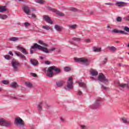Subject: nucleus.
<instances>
[{
	"mask_svg": "<svg viewBox=\"0 0 129 129\" xmlns=\"http://www.w3.org/2000/svg\"><path fill=\"white\" fill-rule=\"evenodd\" d=\"M38 43V44H40V45L37 43H34L33 46H31V49H32L33 50L38 49L39 51H41V52H43L44 53H46V54H49V53H50V51L48 50V48H47V47H49V45L47 43H45L44 41L41 40H39ZM40 45H42V46H42Z\"/></svg>",
	"mask_w": 129,
	"mask_h": 129,
	"instance_id": "nucleus-1",
	"label": "nucleus"
},
{
	"mask_svg": "<svg viewBox=\"0 0 129 129\" xmlns=\"http://www.w3.org/2000/svg\"><path fill=\"white\" fill-rule=\"evenodd\" d=\"M56 74H60L61 73V69L56 67L55 66L49 67L47 70L46 76L49 78H52L54 76V72Z\"/></svg>",
	"mask_w": 129,
	"mask_h": 129,
	"instance_id": "nucleus-2",
	"label": "nucleus"
},
{
	"mask_svg": "<svg viewBox=\"0 0 129 129\" xmlns=\"http://www.w3.org/2000/svg\"><path fill=\"white\" fill-rule=\"evenodd\" d=\"M75 61L77 62L82 63V64H83V65H85V66H88V65L90 64V61H89V60L84 57L78 58H75Z\"/></svg>",
	"mask_w": 129,
	"mask_h": 129,
	"instance_id": "nucleus-3",
	"label": "nucleus"
},
{
	"mask_svg": "<svg viewBox=\"0 0 129 129\" xmlns=\"http://www.w3.org/2000/svg\"><path fill=\"white\" fill-rule=\"evenodd\" d=\"M67 87H64L66 90H70L73 88V78L72 77L69 78L67 82Z\"/></svg>",
	"mask_w": 129,
	"mask_h": 129,
	"instance_id": "nucleus-4",
	"label": "nucleus"
},
{
	"mask_svg": "<svg viewBox=\"0 0 129 129\" xmlns=\"http://www.w3.org/2000/svg\"><path fill=\"white\" fill-rule=\"evenodd\" d=\"M98 80L100 82L104 83V84H108V80L106 78V77L102 74V73H99L98 77Z\"/></svg>",
	"mask_w": 129,
	"mask_h": 129,
	"instance_id": "nucleus-5",
	"label": "nucleus"
},
{
	"mask_svg": "<svg viewBox=\"0 0 129 129\" xmlns=\"http://www.w3.org/2000/svg\"><path fill=\"white\" fill-rule=\"evenodd\" d=\"M101 100L99 99H97L96 100V101L94 104L90 106V108H91V109H97V108H99V107L101 106Z\"/></svg>",
	"mask_w": 129,
	"mask_h": 129,
	"instance_id": "nucleus-6",
	"label": "nucleus"
},
{
	"mask_svg": "<svg viewBox=\"0 0 129 129\" xmlns=\"http://www.w3.org/2000/svg\"><path fill=\"white\" fill-rule=\"evenodd\" d=\"M47 9L50 12L54 13V14H56L57 16H59V17H64L65 16V15L63 13H62V12L55 8H52V7H48Z\"/></svg>",
	"mask_w": 129,
	"mask_h": 129,
	"instance_id": "nucleus-7",
	"label": "nucleus"
},
{
	"mask_svg": "<svg viewBox=\"0 0 129 129\" xmlns=\"http://www.w3.org/2000/svg\"><path fill=\"white\" fill-rule=\"evenodd\" d=\"M12 122L11 121H7L3 119H0V125L2 126H6V127H9L12 126Z\"/></svg>",
	"mask_w": 129,
	"mask_h": 129,
	"instance_id": "nucleus-8",
	"label": "nucleus"
},
{
	"mask_svg": "<svg viewBox=\"0 0 129 129\" xmlns=\"http://www.w3.org/2000/svg\"><path fill=\"white\" fill-rule=\"evenodd\" d=\"M12 66L13 67L14 70L15 71H18V66H22V63L16 62V61H12Z\"/></svg>",
	"mask_w": 129,
	"mask_h": 129,
	"instance_id": "nucleus-9",
	"label": "nucleus"
},
{
	"mask_svg": "<svg viewBox=\"0 0 129 129\" xmlns=\"http://www.w3.org/2000/svg\"><path fill=\"white\" fill-rule=\"evenodd\" d=\"M17 49L19 50V51H21V52L24 55H28V54H29V52L27 51V50L22 46H18Z\"/></svg>",
	"mask_w": 129,
	"mask_h": 129,
	"instance_id": "nucleus-10",
	"label": "nucleus"
},
{
	"mask_svg": "<svg viewBox=\"0 0 129 129\" xmlns=\"http://www.w3.org/2000/svg\"><path fill=\"white\" fill-rule=\"evenodd\" d=\"M43 19L45 22H46V23H48V24H50V25H53V21H52V20H51L49 16L47 15H44Z\"/></svg>",
	"mask_w": 129,
	"mask_h": 129,
	"instance_id": "nucleus-11",
	"label": "nucleus"
},
{
	"mask_svg": "<svg viewBox=\"0 0 129 129\" xmlns=\"http://www.w3.org/2000/svg\"><path fill=\"white\" fill-rule=\"evenodd\" d=\"M15 55L19 57L22 60H26V56L22 54L20 51H16Z\"/></svg>",
	"mask_w": 129,
	"mask_h": 129,
	"instance_id": "nucleus-12",
	"label": "nucleus"
},
{
	"mask_svg": "<svg viewBox=\"0 0 129 129\" xmlns=\"http://www.w3.org/2000/svg\"><path fill=\"white\" fill-rule=\"evenodd\" d=\"M78 83H79V86H80V87H83V89L85 90L87 89V87H86V84H85L84 82H83L82 80L79 81L78 82Z\"/></svg>",
	"mask_w": 129,
	"mask_h": 129,
	"instance_id": "nucleus-13",
	"label": "nucleus"
},
{
	"mask_svg": "<svg viewBox=\"0 0 129 129\" xmlns=\"http://www.w3.org/2000/svg\"><path fill=\"white\" fill-rule=\"evenodd\" d=\"M23 11L26 15H30V12H31V10H30V8L27 6H24L23 7Z\"/></svg>",
	"mask_w": 129,
	"mask_h": 129,
	"instance_id": "nucleus-14",
	"label": "nucleus"
},
{
	"mask_svg": "<svg viewBox=\"0 0 129 129\" xmlns=\"http://www.w3.org/2000/svg\"><path fill=\"white\" fill-rule=\"evenodd\" d=\"M64 83V81H58L56 82V85L57 87H62Z\"/></svg>",
	"mask_w": 129,
	"mask_h": 129,
	"instance_id": "nucleus-15",
	"label": "nucleus"
},
{
	"mask_svg": "<svg viewBox=\"0 0 129 129\" xmlns=\"http://www.w3.org/2000/svg\"><path fill=\"white\" fill-rule=\"evenodd\" d=\"M115 5L116 7H124L126 3L122 2H117Z\"/></svg>",
	"mask_w": 129,
	"mask_h": 129,
	"instance_id": "nucleus-16",
	"label": "nucleus"
},
{
	"mask_svg": "<svg viewBox=\"0 0 129 129\" xmlns=\"http://www.w3.org/2000/svg\"><path fill=\"white\" fill-rule=\"evenodd\" d=\"M29 62H30V64L33 66H37V65H38V61L36 59H30Z\"/></svg>",
	"mask_w": 129,
	"mask_h": 129,
	"instance_id": "nucleus-17",
	"label": "nucleus"
},
{
	"mask_svg": "<svg viewBox=\"0 0 129 129\" xmlns=\"http://www.w3.org/2000/svg\"><path fill=\"white\" fill-rule=\"evenodd\" d=\"M10 87H11V88H14V89H16L17 87H19V85H18V83L17 82H13L10 85Z\"/></svg>",
	"mask_w": 129,
	"mask_h": 129,
	"instance_id": "nucleus-18",
	"label": "nucleus"
},
{
	"mask_svg": "<svg viewBox=\"0 0 129 129\" xmlns=\"http://www.w3.org/2000/svg\"><path fill=\"white\" fill-rule=\"evenodd\" d=\"M117 86H119L120 87H121V88H125V87H127V88H129L128 86H127V84H120L119 82H117Z\"/></svg>",
	"mask_w": 129,
	"mask_h": 129,
	"instance_id": "nucleus-19",
	"label": "nucleus"
},
{
	"mask_svg": "<svg viewBox=\"0 0 129 129\" xmlns=\"http://www.w3.org/2000/svg\"><path fill=\"white\" fill-rule=\"evenodd\" d=\"M54 29H55L57 32H61L63 30V27L59 26L58 25H55L54 26Z\"/></svg>",
	"mask_w": 129,
	"mask_h": 129,
	"instance_id": "nucleus-20",
	"label": "nucleus"
},
{
	"mask_svg": "<svg viewBox=\"0 0 129 129\" xmlns=\"http://www.w3.org/2000/svg\"><path fill=\"white\" fill-rule=\"evenodd\" d=\"M90 73L92 76H97V75H98V72L94 70H90Z\"/></svg>",
	"mask_w": 129,
	"mask_h": 129,
	"instance_id": "nucleus-21",
	"label": "nucleus"
},
{
	"mask_svg": "<svg viewBox=\"0 0 129 129\" xmlns=\"http://www.w3.org/2000/svg\"><path fill=\"white\" fill-rule=\"evenodd\" d=\"M43 29H44L45 30H46L47 31H49V30H50L51 32H53V29L51 27H49L48 25L43 26L42 27Z\"/></svg>",
	"mask_w": 129,
	"mask_h": 129,
	"instance_id": "nucleus-22",
	"label": "nucleus"
},
{
	"mask_svg": "<svg viewBox=\"0 0 129 129\" xmlns=\"http://www.w3.org/2000/svg\"><path fill=\"white\" fill-rule=\"evenodd\" d=\"M4 12H7V6H0V13H4Z\"/></svg>",
	"mask_w": 129,
	"mask_h": 129,
	"instance_id": "nucleus-23",
	"label": "nucleus"
},
{
	"mask_svg": "<svg viewBox=\"0 0 129 129\" xmlns=\"http://www.w3.org/2000/svg\"><path fill=\"white\" fill-rule=\"evenodd\" d=\"M25 86L26 87H28V88H32V87H33V84L29 82H25Z\"/></svg>",
	"mask_w": 129,
	"mask_h": 129,
	"instance_id": "nucleus-24",
	"label": "nucleus"
},
{
	"mask_svg": "<svg viewBox=\"0 0 129 129\" xmlns=\"http://www.w3.org/2000/svg\"><path fill=\"white\" fill-rule=\"evenodd\" d=\"M101 51V47H94L93 49V52H100Z\"/></svg>",
	"mask_w": 129,
	"mask_h": 129,
	"instance_id": "nucleus-25",
	"label": "nucleus"
},
{
	"mask_svg": "<svg viewBox=\"0 0 129 129\" xmlns=\"http://www.w3.org/2000/svg\"><path fill=\"white\" fill-rule=\"evenodd\" d=\"M113 33H115V34H121V33H123V31L118 30L117 29H114Z\"/></svg>",
	"mask_w": 129,
	"mask_h": 129,
	"instance_id": "nucleus-26",
	"label": "nucleus"
},
{
	"mask_svg": "<svg viewBox=\"0 0 129 129\" xmlns=\"http://www.w3.org/2000/svg\"><path fill=\"white\" fill-rule=\"evenodd\" d=\"M19 38L16 37H13L10 38V40L12 42H16V41H18Z\"/></svg>",
	"mask_w": 129,
	"mask_h": 129,
	"instance_id": "nucleus-27",
	"label": "nucleus"
},
{
	"mask_svg": "<svg viewBox=\"0 0 129 129\" xmlns=\"http://www.w3.org/2000/svg\"><path fill=\"white\" fill-rule=\"evenodd\" d=\"M70 11L71 12H74V13H76V12H79V10L77 9L76 8L74 7H72L70 9Z\"/></svg>",
	"mask_w": 129,
	"mask_h": 129,
	"instance_id": "nucleus-28",
	"label": "nucleus"
},
{
	"mask_svg": "<svg viewBox=\"0 0 129 129\" xmlns=\"http://www.w3.org/2000/svg\"><path fill=\"white\" fill-rule=\"evenodd\" d=\"M122 120L123 123H126V124H129V119L127 120L126 118H122Z\"/></svg>",
	"mask_w": 129,
	"mask_h": 129,
	"instance_id": "nucleus-29",
	"label": "nucleus"
},
{
	"mask_svg": "<svg viewBox=\"0 0 129 129\" xmlns=\"http://www.w3.org/2000/svg\"><path fill=\"white\" fill-rule=\"evenodd\" d=\"M63 69L66 72H69V71H71V68L69 67H65Z\"/></svg>",
	"mask_w": 129,
	"mask_h": 129,
	"instance_id": "nucleus-30",
	"label": "nucleus"
},
{
	"mask_svg": "<svg viewBox=\"0 0 129 129\" xmlns=\"http://www.w3.org/2000/svg\"><path fill=\"white\" fill-rule=\"evenodd\" d=\"M43 104V102H41L39 105H38V108H39L38 111H42V105Z\"/></svg>",
	"mask_w": 129,
	"mask_h": 129,
	"instance_id": "nucleus-31",
	"label": "nucleus"
},
{
	"mask_svg": "<svg viewBox=\"0 0 129 129\" xmlns=\"http://www.w3.org/2000/svg\"><path fill=\"white\" fill-rule=\"evenodd\" d=\"M1 19H2V20H6L8 19V16L5 14L1 15Z\"/></svg>",
	"mask_w": 129,
	"mask_h": 129,
	"instance_id": "nucleus-32",
	"label": "nucleus"
},
{
	"mask_svg": "<svg viewBox=\"0 0 129 129\" xmlns=\"http://www.w3.org/2000/svg\"><path fill=\"white\" fill-rule=\"evenodd\" d=\"M77 26V25H68V27L70 28V29H72V30H75V29L76 28Z\"/></svg>",
	"mask_w": 129,
	"mask_h": 129,
	"instance_id": "nucleus-33",
	"label": "nucleus"
},
{
	"mask_svg": "<svg viewBox=\"0 0 129 129\" xmlns=\"http://www.w3.org/2000/svg\"><path fill=\"white\" fill-rule=\"evenodd\" d=\"M35 3H37V4H40V5H43L44 4V1L43 0H35Z\"/></svg>",
	"mask_w": 129,
	"mask_h": 129,
	"instance_id": "nucleus-34",
	"label": "nucleus"
},
{
	"mask_svg": "<svg viewBox=\"0 0 129 129\" xmlns=\"http://www.w3.org/2000/svg\"><path fill=\"white\" fill-rule=\"evenodd\" d=\"M2 83H3V84H5V85H8V84L10 83V82L8 80H3L2 81Z\"/></svg>",
	"mask_w": 129,
	"mask_h": 129,
	"instance_id": "nucleus-35",
	"label": "nucleus"
},
{
	"mask_svg": "<svg viewBox=\"0 0 129 129\" xmlns=\"http://www.w3.org/2000/svg\"><path fill=\"white\" fill-rule=\"evenodd\" d=\"M4 58H5L6 60H11V59H12V58L11 57V56H10L9 55H4Z\"/></svg>",
	"mask_w": 129,
	"mask_h": 129,
	"instance_id": "nucleus-36",
	"label": "nucleus"
},
{
	"mask_svg": "<svg viewBox=\"0 0 129 129\" xmlns=\"http://www.w3.org/2000/svg\"><path fill=\"white\" fill-rule=\"evenodd\" d=\"M73 41H76V42H80V41H81V39L77 37L73 38Z\"/></svg>",
	"mask_w": 129,
	"mask_h": 129,
	"instance_id": "nucleus-37",
	"label": "nucleus"
},
{
	"mask_svg": "<svg viewBox=\"0 0 129 129\" xmlns=\"http://www.w3.org/2000/svg\"><path fill=\"white\" fill-rule=\"evenodd\" d=\"M24 66H25V67H26L27 69H31V66L27 63H24Z\"/></svg>",
	"mask_w": 129,
	"mask_h": 129,
	"instance_id": "nucleus-38",
	"label": "nucleus"
},
{
	"mask_svg": "<svg viewBox=\"0 0 129 129\" xmlns=\"http://www.w3.org/2000/svg\"><path fill=\"white\" fill-rule=\"evenodd\" d=\"M123 29L125 32H127V33H129V28L127 26H124L123 28Z\"/></svg>",
	"mask_w": 129,
	"mask_h": 129,
	"instance_id": "nucleus-39",
	"label": "nucleus"
},
{
	"mask_svg": "<svg viewBox=\"0 0 129 129\" xmlns=\"http://www.w3.org/2000/svg\"><path fill=\"white\" fill-rule=\"evenodd\" d=\"M107 62V57H106L104 58V60L102 62V63H101V65L102 64H106V62Z\"/></svg>",
	"mask_w": 129,
	"mask_h": 129,
	"instance_id": "nucleus-40",
	"label": "nucleus"
},
{
	"mask_svg": "<svg viewBox=\"0 0 129 129\" xmlns=\"http://www.w3.org/2000/svg\"><path fill=\"white\" fill-rule=\"evenodd\" d=\"M24 26L26 28H28V27H29V26H31V24H30L28 22H25V23H24Z\"/></svg>",
	"mask_w": 129,
	"mask_h": 129,
	"instance_id": "nucleus-41",
	"label": "nucleus"
},
{
	"mask_svg": "<svg viewBox=\"0 0 129 129\" xmlns=\"http://www.w3.org/2000/svg\"><path fill=\"white\" fill-rule=\"evenodd\" d=\"M69 43H70L71 45H74V46H76L75 42H74V41H73V40H69Z\"/></svg>",
	"mask_w": 129,
	"mask_h": 129,
	"instance_id": "nucleus-42",
	"label": "nucleus"
},
{
	"mask_svg": "<svg viewBox=\"0 0 129 129\" xmlns=\"http://www.w3.org/2000/svg\"><path fill=\"white\" fill-rule=\"evenodd\" d=\"M121 20H122V18H121V17H118L116 18V21H117V22H121Z\"/></svg>",
	"mask_w": 129,
	"mask_h": 129,
	"instance_id": "nucleus-43",
	"label": "nucleus"
},
{
	"mask_svg": "<svg viewBox=\"0 0 129 129\" xmlns=\"http://www.w3.org/2000/svg\"><path fill=\"white\" fill-rule=\"evenodd\" d=\"M108 49L110 50V51H111L112 52H113V46H108Z\"/></svg>",
	"mask_w": 129,
	"mask_h": 129,
	"instance_id": "nucleus-44",
	"label": "nucleus"
},
{
	"mask_svg": "<svg viewBox=\"0 0 129 129\" xmlns=\"http://www.w3.org/2000/svg\"><path fill=\"white\" fill-rule=\"evenodd\" d=\"M59 119L61 122H65V119H64L63 117H60Z\"/></svg>",
	"mask_w": 129,
	"mask_h": 129,
	"instance_id": "nucleus-45",
	"label": "nucleus"
},
{
	"mask_svg": "<svg viewBox=\"0 0 129 129\" xmlns=\"http://www.w3.org/2000/svg\"><path fill=\"white\" fill-rule=\"evenodd\" d=\"M30 75H31V76H33V77H37V74L34 73H31Z\"/></svg>",
	"mask_w": 129,
	"mask_h": 129,
	"instance_id": "nucleus-46",
	"label": "nucleus"
},
{
	"mask_svg": "<svg viewBox=\"0 0 129 129\" xmlns=\"http://www.w3.org/2000/svg\"><path fill=\"white\" fill-rule=\"evenodd\" d=\"M77 92H78V94L79 95H82V92L81 91L78 90L77 91Z\"/></svg>",
	"mask_w": 129,
	"mask_h": 129,
	"instance_id": "nucleus-47",
	"label": "nucleus"
},
{
	"mask_svg": "<svg viewBox=\"0 0 129 129\" xmlns=\"http://www.w3.org/2000/svg\"><path fill=\"white\" fill-rule=\"evenodd\" d=\"M80 127L82 129H87L86 128V126L85 125H80Z\"/></svg>",
	"mask_w": 129,
	"mask_h": 129,
	"instance_id": "nucleus-48",
	"label": "nucleus"
},
{
	"mask_svg": "<svg viewBox=\"0 0 129 129\" xmlns=\"http://www.w3.org/2000/svg\"><path fill=\"white\" fill-rule=\"evenodd\" d=\"M44 63L46 65H50V64H51V62H50V61H49L48 60L45 61Z\"/></svg>",
	"mask_w": 129,
	"mask_h": 129,
	"instance_id": "nucleus-49",
	"label": "nucleus"
},
{
	"mask_svg": "<svg viewBox=\"0 0 129 129\" xmlns=\"http://www.w3.org/2000/svg\"><path fill=\"white\" fill-rule=\"evenodd\" d=\"M32 19H36V15L34 14H31Z\"/></svg>",
	"mask_w": 129,
	"mask_h": 129,
	"instance_id": "nucleus-50",
	"label": "nucleus"
},
{
	"mask_svg": "<svg viewBox=\"0 0 129 129\" xmlns=\"http://www.w3.org/2000/svg\"><path fill=\"white\" fill-rule=\"evenodd\" d=\"M101 87L102 88H103L105 90H106V89H107V87H104V86H103V85H101Z\"/></svg>",
	"mask_w": 129,
	"mask_h": 129,
	"instance_id": "nucleus-51",
	"label": "nucleus"
},
{
	"mask_svg": "<svg viewBox=\"0 0 129 129\" xmlns=\"http://www.w3.org/2000/svg\"><path fill=\"white\" fill-rule=\"evenodd\" d=\"M55 50H56V48H54V47H51V48L50 49L49 51H55Z\"/></svg>",
	"mask_w": 129,
	"mask_h": 129,
	"instance_id": "nucleus-52",
	"label": "nucleus"
},
{
	"mask_svg": "<svg viewBox=\"0 0 129 129\" xmlns=\"http://www.w3.org/2000/svg\"><path fill=\"white\" fill-rule=\"evenodd\" d=\"M90 78H91V79H92L93 80H95V81H97V79H96V78H95L93 77H91Z\"/></svg>",
	"mask_w": 129,
	"mask_h": 129,
	"instance_id": "nucleus-53",
	"label": "nucleus"
},
{
	"mask_svg": "<svg viewBox=\"0 0 129 129\" xmlns=\"http://www.w3.org/2000/svg\"><path fill=\"white\" fill-rule=\"evenodd\" d=\"M8 54H9V55H11V56H14V54L13 53V52L12 51H10Z\"/></svg>",
	"mask_w": 129,
	"mask_h": 129,
	"instance_id": "nucleus-54",
	"label": "nucleus"
},
{
	"mask_svg": "<svg viewBox=\"0 0 129 129\" xmlns=\"http://www.w3.org/2000/svg\"><path fill=\"white\" fill-rule=\"evenodd\" d=\"M105 5L107 6H112L113 4L112 3H105Z\"/></svg>",
	"mask_w": 129,
	"mask_h": 129,
	"instance_id": "nucleus-55",
	"label": "nucleus"
},
{
	"mask_svg": "<svg viewBox=\"0 0 129 129\" xmlns=\"http://www.w3.org/2000/svg\"><path fill=\"white\" fill-rule=\"evenodd\" d=\"M85 42H86V43H88V42H90V40L89 39H86L85 40Z\"/></svg>",
	"mask_w": 129,
	"mask_h": 129,
	"instance_id": "nucleus-56",
	"label": "nucleus"
},
{
	"mask_svg": "<svg viewBox=\"0 0 129 129\" xmlns=\"http://www.w3.org/2000/svg\"><path fill=\"white\" fill-rule=\"evenodd\" d=\"M11 98H13V99H16V100H18V99H19V98L16 97H11Z\"/></svg>",
	"mask_w": 129,
	"mask_h": 129,
	"instance_id": "nucleus-57",
	"label": "nucleus"
},
{
	"mask_svg": "<svg viewBox=\"0 0 129 129\" xmlns=\"http://www.w3.org/2000/svg\"><path fill=\"white\" fill-rule=\"evenodd\" d=\"M107 28L108 29H112V27H110L109 25H107Z\"/></svg>",
	"mask_w": 129,
	"mask_h": 129,
	"instance_id": "nucleus-58",
	"label": "nucleus"
},
{
	"mask_svg": "<svg viewBox=\"0 0 129 129\" xmlns=\"http://www.w3.org/2000/svg\"><path fill=\"white\" fill-rule=\"evenodd\" d=\"M46 106H47V108H48V109H49L51 107V106H50L48 104H46Z\"/></svg>",
	"mask_w": 129,
	"mask_h": 129,
	"instance_id": "nucleus-59",
	"label": "nucleus"
},
{
	"mask_svg": "<svg viewBox=\"0 0 129 129\" xmlns=\"http://www.w3.org/2000/svg\"><path fill=\"white\" fill-rule=\"evenodd\" d=\"M89 14L90 15H93V11H91V12H89Z\"/></svg>",
	"mask_w": 129,
	"mask_h": 129,
	"instance_id": "nucleus-60",
	"label": "nucleus"
},
{
	"mask_svg": "<svg viewBox=\"0 0 129 129\" xmlns=\"http://www.w3.org/2000/svg\"><path fill=\"white\" fill-rule=\"evenodd\" d=\"M117 50L116 48L115 47H113V52H115V51Z\"/></svg>",
	"mask_w": 129,
	"mask_h": 129,
	"instance_id": "nucleus-61",
	"label": "nucleus"
},
{
	"mask_svg": "<svg viewBox=\"0 0 129 129\" xmlns=\"http://www.w3.org/2000/svg\"><path fill=\"white\" fill-rule=\"evenodd\" d=\"M121 34H124V35H128V33H127V32H125L124 31H123V33Z\"/></svg>",
	"mask_w": 129,
	"mask_h": 129,
	"instance_id": "nucleus-62",
	"label": "nucleus"
},
{
	"mask_svg": "<svg viewBox=\"0 0 129 129\" xmlns=\"http://www.w3.org/2000/svg\"><path fill=\"white\" fill-rule=\"evenodd\" d=\"M47 68H44V69H43V71H45V72L47 71Z\"/></svg>",
	"mask_w": 129,
	"mask_h": 129,
	"instance_id": "nucleus-63",
	"label": "nucleus"
},
{
	"mask_svg": "<svg viewBox=\"0 0 129 129\" xmlns=\"http://www.w3.org/2000/svg\"><path fill=\"white\" fill-rule=\"evenodd\" d=\"M33 50H32V49H30V54H33Z\"/></svg>",
	"mask_w": 129,
	"mask_h": 129,
	"instance_id": "nucleus-64",
	"label": "nucleus"
}]
</instances>
